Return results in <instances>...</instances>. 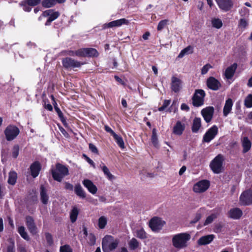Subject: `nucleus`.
Returning a JSON list of instances; mask_svg holds the SVG:
<instances>
[{"label":"nucleus","mask_w":252,"mask_h":252,"mask_svg":"<svg viewBox=\"0 0 252 252\" xmlns=\"http://www.w3.org/2000/svg\"><path fill=\"white\" fill-rule=\"evenodd\" d=\"M219 8L224 12L230 10L233 6L232 0H215Z\"/></svg>","instance_id":"obj_14"},{"label":"nucleus","mask_w":252,"mask_h":252,"mask_svg":"<svg viewBox=\"0 0 252 252\" xmlns=\"http://www.w3.org/2000/svg\"><path fill=\"white\" fill-rule=\"evenodd\" d=\"M65 189H67V190H73V186L70 183H69L68 182H65Z\"/></svg>","instance_id":"obj_61"},{"label":"nucleus","mask_w":252,"mask_h":252,"mask_svg":"<svg viewBox=\"0 0 252 252\" xmlns=\"http://www.w3.org/2000/svg\"><path fill=\"white\" fill-rule=\"evenodd\" d=\"M170 103V100H165L164 101V102L163 103L162 106L166 108L169 105Z\"/></svg>","instance_id":"obj_64"},{"label":"nucleus","mask_w":252,"mask_h":252,"mask_svg":"<svg viewBox=\"0 0 252 252\" xmlns=\"http://www.w3.org/2000/svg\"><path fill=\"white\" fill-rule=\"evenodd\" d=\"M167 20H163L160 21L158 24L157 30L158 31H161L167 24Z\"/></svg>","instance_id":"obj_51"},{"label":"nucleus","mask_w":252,"mask_h":252,"mask_svg":"<svg viewBox=\"0 0 252 252\" xmlns=\"http://www.w3.org/2000/svg\"><path fill=\"white\" fill-rule=\"evenodd\" d=\"M60 15V13L58 11H54L53 10L49 9L44 11L42 15L38 18V20H41L42 17H48V19L45 23L46 26H49L50 23L55 19H56Z\"/></svg>","instance_id":"obj_8"},{"label":"nucleus","mask_w":252,"mask_h":252,"mask_svg":"<svg viewBox=\"0 0 252 252\" xmlns=\"http://www.w3.org/2000/svg\"><path fill=\"white\" fill-rule=\"evenodd\" d=\"M56 4L55 0H43L42 5L45 8H50Z\"/></svg>","instance_id":"obj_40"},{"label":"nucleus","mask_w":252,"mask_h":252,"mask_svg":"<svg viewBox=\"0 0 252 252\" xmlns=\"http://www.w3.org/2000/svg\"><path fill=\"white\" fill-rule=\"evenodd\" d=\"M86 57H97L98 53L97 50L92 48H85Z\"/></svg>","instance_id":"obj_33"},{"label":"nucleus","mask_w":252,"mask_h":252,"mask_svg":"<svg viewBox=\"0 0 252 252\" xmlns=\"http://www.w3.org/2000/svg\"><path fill=\"white\" fill-rule=\"evenodd\" d=\"M152 142L155 147H157L158 146V137L155 128H154L152 131Z\"/></svg>","instance_id":"obj_46"},{"label":"nucleus","mask_w":252,"mask_h":252,"mask_svg":"<svg viewBox=\"0 0 252 252\" xmlns=\"http://www.w3.org/2000/svg\"><path fill=\"white\" fill-rule=\"evenodd\" d=\"M237 67V64L236 63H234L230 66L228 67L226 69L224 73L225 77L228 79H231L233 76L234 73L235 72Z\"/></svg>","instance_id":"obj_23"},{"label":"nucleus","mask_w":252,"mask_h":252,"mask_svg":"<svg viewBox=\"0 0 252 252\" xmlns=\"http://www.w3.org/2000/svg\"><path fill=\"white\" fill-rule=\"evenodd\" d=\"M211 68H212V66L210 64H206L202 68L201 74L203 75L206 74Z\"/></svg>","instance_id":"obj_56"},{"label":"nucleus","mask_w":252,"mask_h":252,"mask_svg":"<svg viewBox=\"0 0 252 252\" xmlns=\"http://www.w3.org/2000/svg\"><path fill=\"white\" fill-rule=\"evenodd\" d=\"M239 14L241 18H248L250 14V10L245 7H242L239 11Z\"/></svg>","instance_id":"obj_41"},{"label":"nucleus","mask_w":252,"mask_h":252,"mask_svg":"<svg viewBox=\"0 0 252 252\" xmlns=\"http://www.w3.org/2000/svg\"><path fill=\"white\" fill-rule=\"evenodd\" d=\"M26 225L30 231L32 235H35L38 232V228L34 221V220L31 216H27L26 218Z\"/></svg>","instance_id":"obj_16"},{"label":"nucleus","mask_w":252,"mask_h":252,"mask_svg":"<svg viewBox=\"0 0 252 252\" xmlns=\"http://www.w3.org/2000/svg\"><path fill=\"white\" fill-rule=\"evenodd\" d=\"M51 171L53 179L55 181L59 182H61L63 178L69 174L68 167L60 163H58L56 164L55 168H51Z\"/></svg>","instance_id":"obj_2"},{"label":"nucleus","mask_w":252,"mask_h":252,"mask_svg":"<svg viewBox=\"0 0 252 252\" xmlns=\"http://www.w3.org/2000/svg\"><path fill=\"white\" fill-rule=\"evenodd\" d=\"M82 183L90 192L93 194H94L96 193L97 188L91 180L85 179L83 181Z\"/></svg>","instance_id":"obj_20"},{"label":"nucleus","mask_w":252,"mask_h":252,"mask_svg":"<svg viewBox=\"0 0 252 252\" xmlns=\"http://www.w3.org/2000/svg\"><path fill=\"white\" fill-rule=\"evenodd\" d=\"M139 243L135 238H133L128 242L129 249L131 250H135L139 247Z\"/></svg>","instance_id":"obj_38"},{"label":"nucleus","mask_w":252,"mask_h":252,"mask_svg":"<svg viewBox=\"0 0 252 252\" xmlns=\"http://www.w3.org/2000/svg\"><path fill=\"white\" fill-rule=\"evenodd\" d=\"M116 140V143L122 149L125 148V144L122 137L119 136L117 134L113 137Z\"/></svg>","instance_id":"obj_43"},{"label":"nucleus","mask_w":252,"mask_h":252,"mask_svg":"<svg viewBox=\"0 0 252 252\" xmlns=\"http://www.w3.org/2000/svg\"><path fill=\"white\" fill-rule=\"evenodd\" d=\"M75 56L79 57H86L85 48L75 51Z\"/></svg>","instance_id":"obj_50"},{"label":"nucleus","mask_w":252,"mask_h":252,"mask_svg":"<svg viewBox=\"0 0 252 252\" xmlns=\"http://www.w3.org/2000/svg\"><path fill=\"white\" fill-rule=\"evenodd\" d=\"M201 218V215L199 213H196L194 219L191 221V223H195L197 222Z\"/></svg>","instance_id":"obj_59"},{"label":"nucleus","mask_w":252,"mask_h":252,"mask_svg":"<svg viewBox=\"0 0 252 252\" xmlns=\"http://www.w3.org/2000/svg\"><path fill=\"white\" fill-rule=\"evenodd\" d=\"M244 105L247 108L252 107V94H249L245 99Z\"/></svg>","instance_id":"obj_44"},{"label":"nucleus","mask_w":252,"mask_h":252,"mask_svg":"<svg viewBox=\"0 0 252 252\" xmlns=\"http://www.w3.org/2000/svg\"><path fill=\"white\" fill-rule=\"evenodd\" d=\"M60 252H73L72 249L69 245H64L61 246L60 249Z\"/></svg>","instance_id":"obj_55"},{"label":"nucleus","mask_w":252,"mask_h":252,"mask_svg":"<svg viewBox=\"0 0 252 252\" xmlns=\"http://www.w3.org/2000/svg\"><path fill=\"white\" fill-rule=\"evenodd\" d=\"M211 22L212 26L216 29H219L222 26V21L219 18H213Z\"/></svg>","instance_id":"obj_39"},{"label":"nucleus","mask_w":252,"mask_h":252,"mask_svg":"<svg viewBox=\"0 0 252 252\" xmlns=\"http://www.w3.org/2000/svg\"><path fill=\"white\" fill-rule=\"evenodd\" d=\"M218 132V127L214 125L210 128L205 133L203 137V141L209 143L213 140L217 135Z\"/></svg>","instance_id":"obj_11"},{"label":"nucleus","mask_w":252,"mask_h":252,"mask_svg":"<svg viewBox=\"0 0 252 252\" xmlns=\"http://www.w3.org/2000/svg\"><path fill=\"white\" fill-rule=\"evenodd\" d=\"M205 93L203 90H196L192 97V104L193 106L199 107L204 103V98Z\"/></svg>","instance_id":"obj_6"},{"label":"nucleus","mask_w":252,"mask_h":252,"mask_svg":"<svg viewBox=\"0 0 252 252\" xmlns=\"http://www.w3.org/2000/svg\"><path fill=\"white\" fill-rule=\"evenodd\" d=\"M107 220L105 217L101 216L98 219V225L100 229H103L107 224Z\"/></svg>","instance_id":"obj_42"},{"label":"nucleus","mask_w":252,"mask_h":252,"mask_svg":"<svg viewBox=\"0 0 252 252\" xmlns=\"http://www.w3.org/2000/svg\"><path fill=\"white\" fill-rule=\"evenodd\" d=\"M8 241L9 243V245L7 247L6 252H15L14 249L15 245L14 241L12 239H9Z\"/></svg>","instance_id":"obj_47"},{"label":"nucleus","mask_w":252,"mask_h":252,"mask_svg":"<svg viewBox=\"0 0 252 252\" xmlns=\"http://www.w3.org/2000/svg\"><path fill=\"white\" fill-rule=\"evenodd\" d=\"M150 35V33L148 32H146L142 36L144 40H147Z\"/></svg>","instance_id":"obj_63"},{"label":"nucleus","mask_w":252,"mask_h":252,"mask_svg":"<svg viewBox=\"0 0 252 252\" xmlns=\"http://www.w3.org/2000/svg\"><path fill=\"white\" fill-rule=\"evenodd\" d=\"M17 178V173L15 171H10L9 173L8 183L12 185L16 183Z\"/></svg>","instance_id":"obj_35"},{"label":"nucleus","mask_w":252,"mask_h":252,"mask_svg":"<svg viewBox=\"0 0 252 252\" xmlns=\"http://www.w3.org/2000/svg\"><path fill=\"white\" fill-rule=\"evenodd\" d=\"M88 243L89 245L92 246L94 245L95 243V237L92 233H90L87 237Z\"/></svg>","instance_id":"obj_49"},{"label":"nucleus","mask_w":252,"mask_h":252,"mask_svg":"<svg viewBox=\"0 0 252 252\" xmlns=\"http://www.w3.org/2000/svg\"><path fill=\"white\" fill-rule=\"evenodd\" d=\"M79 214V210L76 207H73L70 212V219L71 221L74 222L77 219Z\"/></svg>","instance_id":"obj_32"},{"label":"nucleus","mask_w":252,"mask_h":252,"mask_svg":"<svg viewBox=\"0 0 252 252\" xmlns=\"http://www.w3.org/2000/svg\"><path fill=\"white\" fill-rule=\"evenodd\" d=\"M208 87L214 91L218 90L221 86L220 82L213 77H209L207 80Z\"/></svg>","instance_id":"obj_17"},{"label":"nucleus","mask_w":252,"mask_h":252,"mask_svg":"<svg viewBox=\"0 0 252 252\" xmlns=\"http://www.w3.org/2000/svg\"><path fill=\"white\" fill-rule=\"evenodd\" d=\"M31 175L33 178L36 177L41 169L40 164L38 162H34L30 167Z\"/></svg>","instance_id":"obj_24"},{"label":"nucleus","mask_w":252,"mask_h":252,"mask_svg":"<svg viewBox=\"0 0 252 252\" xmlns=\"http://www.w3.org/2000/svg\"><path fill=\"white\" fill-rule=\"evenodd\" d=\"M214 112V109L212 106L207 107L201 111V115L206 123H209L211 121Z\"/></svg>","instance_id":"obj_15"},{"label":"nucleus","mask_w":252,"mask_h":252,"mask_svg":"<svg viewBox=\"0 0 252 252\" xmlns=\"http://www.w3.org/2000/svg\"><path fill=\"white\" fill-rule=\"evenodd\" d=\"M26 2L29 5H31V6H34L39 4L41 0H25Z\"/></svg>","instance_id":"obj_54"},{"label":"nucleus","mask_w":252,"mask_h":252,"mask_svg":"<svg viewBox=\"0 0 252 252\" xmlns=\"http://www.w3.org/2000/svg\"><path fill=\"white\" fill-rule=\"evenodd\" d=\"M104 128L107 132L110 133L113 137L116 134V133H115V132L109 126H105Z\"/></svg>","instance_id":"obj_60"},{"label":"nucleus","mask_w":252,"mask_h":252,"mask_svg":"<svg viewBox=\"0 0 252 252\" xmlns=\"http://www.w3.org/2000/svg\"><path fill=\"white\" fill-rule=\"evenodd\" d=\"M20 5L23 7V10L25 11L30 12L32 10V8L31 7V5H29L28 3H26V0L22 1Z\"/></svg>","instance_id":"obj_53"},{"label":"nucleus","mask_w":252,"mask_h":252,"mask_svg":"<svg viewBox=\"0 0 252 252\" xmlns=\"http://www.w3.org/2000/svg\"><path fill=\"white\" fill-rule=\"evenodd\" d=\"M224 159L223 156L219 154L211 161L210 167L214 173L219 174L222 172Z\"/></svg>","instance_id":"obj_4"},{"label":"nucleus","mask_w":252,"mask_h":252,"mask_svg":"<svg viewBox=\"0 0 252 252\" xmlns=\"http://www.w3.org/2000/svg\"><path fill=\"white\" fill-rule=\"evenodd\" d=\"M40 195L42 203L44 204H47L48 202L49 196L47 194V189L42 185L40 187Z\"/></svg>","instance_id":"obj_27"},{"label":"nucleus","mask_w":252,"mask_h":252,"mask_svg":"<svg viewBox=\"0 0 252 252\" xmlns=\"http://www.w3.org/2000/svg\"><path fill=\"white\" fill-rule=\"evenodd\" d=\"M89 149L92 151V152H93L94 154H98V150H97V148L96 147V146L94 145L93 144H92V143L89 144Z\"/></svg>","instance_id":"obj_58"},{"label":"nucleus","mask_w":252,"mask_h":252,"mask_svg":"<svg viewBox=\"0 0 252 252\" xmlns=\"http://www.w3.org/2000/svg\"><path fill=\"white\" fill-rule=\"evenodd\" d=\"M120 241L111 235H106L102 241V248L104 252H110L117 248Z\"/></svg>","instance_id":"obj_3"},{"label":"nucleus","mask_w":252,"mask_h":252,"mask_svg":"<svg viewBox=\"0 0 252 252\" xmlns=\"http://www.w3.org/2000/svg\"><path fill=\"white\" fill-rule=\"evenodd\" d=\"M99 167L101 168L103 171L104 175L106 177L110 180H112L114 179V176L110 173L109 169L103 163H101Z\"/></svg>","instance_id":"obj_30"},{"label":"nucleus","mask_w":252,"mask_h":252,"mask_svg":"<svg viewBox=\"0 0 252 252\" xmlns=\"http://www.w3.org/2000/svg\"><path fill=\"white\" fill-rule=\"evenodd\" d=\"M218 213H215L208 216L204 222V225H207L211 223L218 217Z\"/></svg>","instance_id":"obj_36"},{"label":"nucleus","mask_w":252,"mask_h":252,"mask_svg":"<svg viewBox=\"0 0 252 252\" xmlns=\"http://www.w3.org/2000/svg\"><path fill=\"white\" fill-rule=\"evenodd\" d=\"M242 215V211L238 208H232L229 212V217L234 220L240 219Z\"/></svg>","instance_id":"obj_22"},{"label":"nucleus","mask_w":252,"mask_h":252,"mask_svg":"<svg viewBox=\"0 0 252 252\" xmlns=\"http://www.w3.org/2000/svg\"><path fill=\"white\" fill-rule=\"evenodd\" d=\"M45 237H46V241H47V243H48V244L49 245H51L53 243L52 236L51 234H50L49 233H46L45 234Z\"/></svg>","instance_id":"obj_57"},{"label":"nucleus","mask_w":252,"mask_h":252,"mask_svg":"<svg viewBox=\"0 0 252 252\" xmlns=\"http://www.w3.org/2000/svg\"><path fill=\"white\" fill-rule=\"evenodd\" d=\"M201 126V120L200 118H195L193 120L191 130L193 133H197Z\"/></svg>","instance_id":"obj_29"},{"label":"nucleus","mask_w":252,"mask_h":252,"mask_svg":"<svg viewBox=\"0 0 252 252\" xmlns=\"http://www.w3.org/2000/svg\"><path fill=\"white\" fill-rule=\"evenodd\" d=\"M233 101L231 98H228L225 101V105L223 109V115L226 117L232 110Z\"/></svg>","instance_id":"obj_26"},{"label":"nucleus","mask_w":252,"mask_h":252,"mask_svg":"<svg viewBox=\"0 0 252 252\" xmlns=\"http://www.w3.org/2000/svg\"><path fill=\"white\" fill-rule=\"evenodd\" d=\"M128 23L129 21L127 19L125 18H122L108 23H105L102 25V29L104 30L107 28L120 27L123 25H128Z\"/></svg>","instance_id":"obj_13"},{"label":"nucleus","mask_w":252,"mask_h":252,"mask_svg":"<svg viewBox=\"0 0 252 252\" xmlns=\"http://www.w3.org/2000/svg\"><path fill=\"white\" fill-rule=\"evenodd\" d=\"M51 98H52V99L53 100V101H54L53 104L54 106L55 110L56 112L57 113L59 117V118L62 117V116H63V114L62 112V111H61L60 109L58 107L57 103L55 101V98H54V96L51 95Z\"/></svg>","instance_id":"obj_48"},{"label":"nucleus","mask_w":252,"mask_h":252,"mask_svg":"<svg viewBox=\"0 0 252 252\" xmlns=\"http://www.w3.org/2000/svg\"><path fill=\"white\" fill-rule=\"evenodd\" d=\"M191 236L188 233H181L173 236L172 242L173 246L177 249H184L187 247L188 242L190 239Z\"/></svg>","instance_id":"obj_1"},{"label":"nucleus","mask_w":252,"mask_h":252,"mask_svg":"<svg viewBox=\"0 0 252 252\" xmlns=\"http://www.w3.org/2000/svg\"><path fill=\"white\" fill-rule=\"evenodd\" d=\"M136 236L141 239H144L147 238V234L143 228L136 230Z\"/></svg>","instance_id":"obj_45"},{"label":"nucleus","mask_w":252,"mask_h":252,"mask_svg":"<svg viewBox=\"0 0 252 252\" xmlns=\"http://www.w3.org/2000/svg\"><path fill=\"white\" fill-rule=\"evenodd\" d=\"M19 147L18 145H14L12 149V155L14 158H16L19 155Z\"/></svg>","instance_id":"obj_52"},{"label":"nucleus","mask_w":252,"mask_h":252,"mask_svg":"<svg viewBox=\"0 0 252 252\" xmlns=\"http://www.w3.org/2000/svg\"><path fill=\"white\" fill-rule=\"evenodd\" d=\"M242 146L243 147L244 153H246L250 150L252 146V143L248 137H245L243 139Z\"/></svg>","instance_id":"obj_31"},{"label":"nucleus","mask_w":252,"mask_h":252,"mask_svg":"<svg viewBox=\"0 0 252 252\" xmlns=\"http://www.w3.org/2000/svg\"><path fill=\"white\" fill-rule=\"evenodd\" d=\"M209 187V181L207 180H202L194 185L193 191L195 193H202L206 191Z\"/></svg>","instance_id":"obj_10"},{"label":"nucleus","mask_w":252,"mask_h":252,"mask_svg":"<svg viewBox=\"0 0 252 252\" xmlns=\"http://www.w3.org/2000/svg\"><path fill=\"white\" fill-rule=\"evenodd\" d=\"M19 128L13 125H9L6 127L4 130L6 139L8 141H11L15 139L19 133Z\"/></svg>","instance_id":"obj_7"},{"label":"nucleus","mask_w":252,"mask_h":252,"mask_svg":"<svg viewBox=\"0 0 252 252\" xmlns=\"http://www.w3.org/2000/svg\"><path fill=\"white\" fill-rule=\"evenodd\" d=\"M242 205L248 206L252 204V189L243 191L239 198Z\"/></svg>","instance_id":"obj_9"},{"label":"nucleus","mask_w":252,"mask_h":252,"mask_svg":"<svg viewBox=\"0 0 252 252\" xmlns=\"http://www.w3.org/2000/svg\"><path fill=\"white\" fill-rule=\"evenodd\" d=\"M18 232L23 239L27 241L30 240V238L27 232L25 230V228L24 226H21L19 227Z\"/></svg>","instance_id":"obj_37"},{"label":"nucleus","mask_w":252,"mask_h":252,"mask_svg":"<svg viewBox=\"0 0 252 252\" xmlns=\"http://www.w3.org/2000/svg\"><path fill=\"white\" fill-rule=\"evenodd\" d=\"M215 237V236L213 234H210L202 236L198 239L197 243L200 246L209 244L213 241Z\"/></svg>","instance_id":"obj_21"},{"label":"nucleus","mask_w":252,"mask_h":252,"mask_svg":"<svg viewBox=\"0 0 252 252\" xmlns=\"http://www.w3.org/2000/svg\"><path fill=\"white\" fill-rule=\"evenodd\" d=\"M193 53V47L191 46H188L182 50L179 53L178 57L182 58L185 55L192 54Z\"/></svg>","instance_id":"obj_34"},{"label":"nucleus","mask_w":252,"mask_h":252,"mask_svg":"<svg viewBox=\"0 0 252 252\" xmlns=\"http://www.w3.org/2000/svg\"><path fill=\"white\" fill-rule=\"evenodd\" d=\"M182 81L175 77H172L171 78V89L175 93L179 92L182 88Z\"/></svg>","instance_id":"obj_18"},{"label":"nucleus","mask_w":252,"mask_h":252,"mask_svg":"<svg viewBox=\"0 0 252 252\" xmlns=\"http://www.w3.org/2000/svg\"><path fill=\"white\" fill-rule=\"evenodd\" d=\"M59 128L60 131L62 132V133L63 135H64L65 136H67V135H68L67 132L62 126H59Z\"/></svg>","instance_id":"obj_62"},{"label":"nucleus","mask_w":252,"mask_h":252,"mask_svg":"<svg viewBox=\"0 0 252 252\" xmlns=\"http://www.w3.org/2000/svg\"><path fill=\"white\" fill-rule=\"evenodd\" d=\"M249 23V18L245 17L241 18L238 21V29L239 31L243 32L248 27Z\"/></svg>","instance_id":"obj_25"},{"label":"nucleus","mask_w":252,"mask_h":252,"mask_svg":"<svg viewBox=\"0 0 252 252\" xmlns=\"http://www.w3.org/2000/svg\"><path fill=\"white\" fill-rule=\"evenodd\" d=\"M165 224V221L158 217H154L149 221V226L153 231L159 232Z\"/></svg>","instance_id":"obj_5"},{"label":"nucleus","mask_w":252,"mask_h":252,"mask_svg":"<svg viewBox=\"0 0 252 252\" xmlns=\"http://www.w3.org/2000/svg\"><path fill=\"white\" fill-rule=\"evenodd\" d=\"M63 66L66 68L80 67L83 63L70 58H65L62 61Z\"/></svg>","instance_id":"obj_12"},{"label":"nucleus","mask_w":252,"mask_h":252,"mask_svg":"<svg viewBox=\"0 0 252 252\" xmlns=\"http://www.w3.org/2000/svg\"><path fill=\"white\" fill-rule=\"evenodd\" d=\"M185 129V124L181 121H177L173 127V133L177 135H181Z\"/></svg>","instance_id":"obj_19"},{"label":"nucleus","mask_w":252,"mask_h":252,"mask_svg":"<svg viewBox=\"0 0 252 252\" xmlns=\"http://www.w3.org/2000/svg\"><path fill=\"white\" fill-rule=\"evenodd\" d=\"M74 192L75 194L80 198L84 199L86 198V193L79 184L75 185L74 188Z\"/></svg>","instance_id":"obj_28"}]
</instances>
